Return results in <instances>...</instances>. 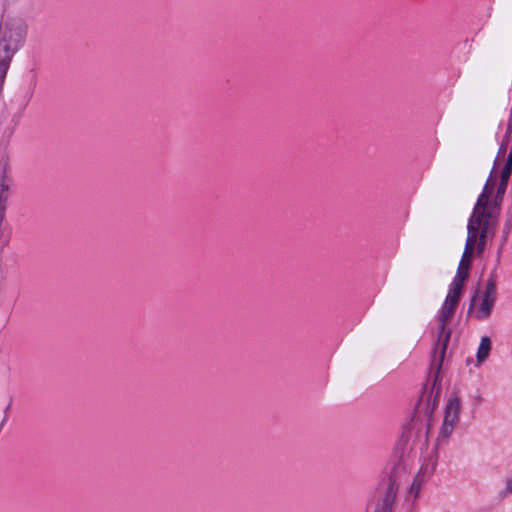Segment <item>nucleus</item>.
<instances>
[{
	"label": "nucleus",
	"instance_id": "10",
	"mask_svg": "<svg viewBox=\"0 0 512 512\" xmlns=\"http://www.w3.org/2000/svg\"><path fill=\"white\" fill-rule=\"evenodd\" d=\"M511 229H512V219H509L505 222L504 224V227H503V231H502V241H501V248L504 246V244L506 243L507 239H508V236L511 232Z\"/></svg>",
	"mask_w": 512,
	"mask_h": 512
},
{
	"label": "nucleus",
	"instance_id": "4",
	"mask_svg": "<svg viewBox=\"0 0 512 512\" xmlns=\"http://www.w3.org/2000/svg\"><path fill=\"white\" fill-rule=\"evenodd\" d=\"M462 398L457 391H452L447 399L444 418L439 431V439L447 440L453 433L460 419Z\"/></svg>",
	"mask_w": 512,
	"mask_h": 512
},
{
	"label": "nucleus",
	"instance_id": "1",
	"mask_svg": "<svg viewBox=\"0 0 512 512\" xmlns=\"http://www.w3.org/2000/svg\"><path fill=\"white\" fill-rule=\"evenodd\" d=\"M488 239L489 238L481 234L467 230L465 247L456 275L449 286L448 294L438 315L439 330L432 356V366L435 367L437 371L440 370L444 361L451 336V330L448 325L454 316L455 310L463 293L464 284L469 275L472 257L474 253L479 256L484 252Z\"/></svg>",
	"mask_w": 512,
	"mask_h": 512
},
{
	"label": "nucleus",
	"instance_id": "9",
	"mask_svg": "<svg viewBox=\"0 0 512 512\" xmlns=\"http://www.w3.org/2000/svg\"><path fill=\"white\" fill-rule=\"evenodd\" d=\"M11 181L9 179L3 178V180L0 183V196L1 201L6 202L7 200V193L10 189Z\"/></svg>",
	"mask_w": 512,
	"mask_h": 512
},
{
	"label": "nucleus",
	"instance_id": "7",
	"mask_svg": "<svg viewBox=\"0 0 512 512\" xmlns=\"http://www.w3.org/2000/svg\"><path fill=\"white\" fill-rule=\"evenodd\" d=\"M491 349H492L491 339L488 336H483L481 338L480 344L477 349V354H476V362H477L476 365L477 366L482 365L487 360V358L490 355Z\"/></svg>",
	"mask_w": 512,
	"mask_h": 512
},
{
	"label": "nucleus",
	"instance_id": "2",
	"mask_svg": "<svg viewBox=\"0 0 512 512\" xmlns=\"http://www.w3.org/2000/svg\"><path fill=\"white\" fill-rule=\"evenodd\" d=\"M512 171V149L501 171L500 181L497 183L492 174L479 195L473 212L468 220L467 230L492 238L495 234L496 224L507 189L508 180Z\"/></svg>",
	"mask_w": 512,
	"mask_h": 512
},
{
	"label": "nucleus",
	"instance_id": "13",
	"mask_svg": "<svg viewBox=\"0 0 512 512\" xmlns=\"http://www.w3.org/2000/svg\"><path fill=\"white\" fill-rule=\"evenodd\" d=\"M3 232H4L3 223H0V239H1V238H2V236H3Z\"/></svg>",
	"mask_w": 512,
	"mask_h": 512
},
{
	"label": "nucleus",
	"instance_id": "5",
	"mask_svg": "<svg viewBox=\"0 0 512 512\" xmlns=\"http://www.w3.org/2000/svg\"><path fill=\"white\" fill-rule=\"evenodd\" d=\"M438 464V453L436 451L431 452L427 455L417 474L415 475L409 489H408V497L415 502L422 490L423 485L433 476L436 471Z\"/></svg>",
	"mask_w": 512,
	"mask_h": 512
},
{
	"label": "nucleus",
	"instance_id": "11",
	"mask_svg": "<svg viewBox=\"0 0 512 512\" xmlns=\"http://www.w3.org/2000/svg\"><path fill=\"white\" fill-rule=\"evenodd\" d=\"M512 493V478H506L505 488L500 492V498L504 499Z\"/></svg>",
	"mask_w": 512,
	"mask_h": 512
},
{
	"label": "nucleus",
	"instance_id": "12",
	"mask_svg": "<svg viewBox=\"0 0 512 512\" xmlns=\"http://www.w3.org/2000/svg\"><path fill=\"white\" fill-rule=\"evenodd\" d=\"M6 202L0 200V223H3L5 218Z\"/></svg>",
	"mask_w": 512,
	"mask_h": 512
},
{
	"label": "nucleus",
	"instance_id": "6",
	"mask_svg": "<svg viewBox=\"0 0 512 512\" xmlns=\"http://www.w3.org/2000/svg\"><path fill=\"white\" fill-rule=\"evenodd\" d=\"M497 274L495 271H492L487 279L485 290L482 294L481 303L479 309L476 312V318L479 320L487 319L493 310L494 304L496 302L497 293Z\"/></svg>",
	"mask_w": 512,
	"mask_h": 512
},
{
	"label": "nucleus",
	"instance_id": "3",
	"mask_svg": "<svg viewBox=\"0 0 512 512\" xmlns=\"http://www.w3.org/2000/svg\"><path fill=\"white\" fill-rule=\"evenodd\" d=\"M26 27L19 18L6 17L0 23V83L2 84L13 55L21 46Z\"/></svg>",
	"mask_w": 512,
	"mask_h": 512
},
{
	"label": "nucleus",
	"instance_id": "8",
	"mask_svg": "<svg viewBox=\"0 0 512 512\" xmlns=\"http://www.w3.org/2000/svg\"><path fill=\"white\" fill-rule=\"evenodd\" d=\"M397 491H398V487H397L395 481L390 480V482L387 486V489H386V493L383 497V504L381 507H379V509H387V512H390V509H391V507L394 503V500L396 498Z\"/></svg>",
	"mask_w": 512,
	"mask_h": 512
}]
</instances>
